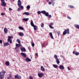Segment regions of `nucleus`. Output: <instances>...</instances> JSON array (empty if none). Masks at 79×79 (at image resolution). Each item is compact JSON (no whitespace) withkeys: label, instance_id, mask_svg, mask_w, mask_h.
Masks as SVG:
<instances>
[{"label":"nucleus","instance_id":"1","mask_svg":"<svg viewBox=\"0 0 79 79\" xmlns=\"http://www.w3.org/2000/svg\"><path fill=\"white\" fill-rule=\"evenodd\" d=\"M6 73V71L2 70V72H0V79H3V78L4 77L3 76L5 75Z\"/></svg>","mask_w":79,"mask_h":79},{"label":"nucleus","instance_id":"2","mask_svg":"<svg viewBox=\"0 0 79 79\" xmlns=\"http://www.w3.org/2000/svg\"><path fill=\"white\" fill-rule=\"evenodd\" d=\"M69 29L68 28L67 29H65L63 32V35H66V34H69Z\"/></svg>","mask_w":79,"mask_h":79},{"label":"nucleus","instance_id":"3","mask_svg":"<svg viewBox=\"0 0 79 79\" xmlns=\"http://www.w3.org/2000/svg\"><path fill=\"white\" fill-rule=\"evenodd\" d=\"M1 2V5L2 6L4 7L6 6V4L5 2V0H2Z\"/></svg>","mask_w":79,"mask_h":79},{"label":"nucleus","instance_id":"4","mask_svg":"<svg viewBox=\"0 0 79 79\" xmlns=\"http://www.w3.org/2000/svg\"><path fill=\"white\" fill-rule=\"evenodd\" d=\"M41 13H43L44 15H45L46 16H48V12H46V11L45 10H43L41 11Z\"/></svg>","mask_w":79,"mask_h":79},{"label":"nucleus","instance_id":"5","mask_svg":"<svg viewBox=\"0 0 79 79\" xmlns=\"http://www.w3.org/2000/svg\"><path fill=\"white\" fill-rule=\"evenodd\" d=\"M17 3V5H18V6L19 7V6H21L22 2H21V1L20 0H18Z\"/></svg>","mask_w":79,"mask_h":79},{"label":"nucleus","instance_id":"6","mask_svg":"<svg viewBox=\"0 0 79 79\" xmlns=\"http://www.w3.org/2000/svg\"><path fill=\"white\" fill-rule=\"evenodd\" d=\"M11 39V37L10 36H8V39H7L8 42H9L10 44H12V40H10Z\"/></svg>","mask_w":79,"mask_h":79},{"label":"nucleus","instance_id":"7","mask_svg":"<svg viewBox=\"0 0 79 79\" xmlns=\"http://www.w3.org/2000/svg\"><path fill=\"white\" fill-rule=\"evenodd\" d=\"M15 78H17V79H21V76L20 75H19L18 74L15 75Z\"/></svg>","mask_w":79,"mask_h":79},{"label":"nucleus","instance_id":"8","mask_svg":"<svg viewBox=\"0 0 79 79\" xmlns=\"http://www.w3.org/2000/svg\"><path fill=\"white\" fill-rule=\"evenodd\" d=\"M25 59V61L27 62H31V59L28 57H26Z\"/></svg>","mask_w":79,"mask_h":79},{"label":"nucleus","instance_id":"9","mask_svg":"<svg viewBox=\"0 0 79 79\" xmlns=\"http://www.w3.org/2000/svg\"><path fill=\"white\" fill-rule=\"evenodd\" d=\"M21 55L23 57V58H26V54L25 53L21 52L20 53Z\"/></svg>","mask_w":79,"mask_h":79},{"label":"nucleus","instance_id":"10","mask_svg":"<svg viewBox=\"0 0 79 79\" xmlns=\"http://www.w3.org/2000/svg\"><path fill=\"white\" fill-rule=\"evenodd\" d=\"M44 75V74L43 73H38V75L39 77H42V76Z\"/></svg>","mask_w":79,"mask_h":79},{"label":"nucleus","instance_id":"11","mask_svg":"<svg viewBox=\"0 0 79 79\" xmlns=\"http://www.w3.org/2000/svg\"><path fill=\"white\" fill-rule=\"evenodd\" d=\"M20 50L22 52H26V49L24 47H22L20 48Z\"/></svg>","mask_w":79,"mask_h":79},{"label":"nucleus","instance_id":"12","mask_svg":"<svg viewBox=\"0 0 79 79\" xmlns=\"http://www.w3.org/2000/svg\"><path fill=\"white\" fill-rule=\"evenodd\" d=\"M59 69H61V70H63V69H64V66L62 65H59Z\"/></svg>","mask_w":79,"mask_h":79},{"label":"nucleus","instance_id":"13","mask_svg":"<svg viewBox=\"0 0 79 79\" xmlns=\"http://www.w3.org/2000/svg\"><path fill=\"white\" fill-rule=\"evenodd\" d=\"M73 54H75V55H76L77 56V55H79V53L78 52H76L75 51H73Z\"/></svg>","mask_w":79,"mask_h":79},{"label":"nucleus","instance_id":"14","mask_svg":"<svg viewBox=\"0 0 79 79\" xmlns=\"http://www.w3.org/2000/svg\"><path fill=\"white\" fill-rule=\"evenodd\" d=\"M4 31L5 33H7L8 32V29L6 27L4 28Z\"/></svg>","mask_w":79,"mask_h":79},{"label":"nucleus","instance_id":"15","mask_svg":"<svg viewBox=\"0 0 79 79\" xmlns=\"http://www.w3.org/2000/svg\"><path fill=\"white\" fill-rule=\"evenodd\" d=\"M7 77L8 79H11V74H10L8 75Z\"/></svg>","mask_w":79,"mask_h":79},{"label":"nucleus","instance_id":"16","mask_svg":"<svg viewBox=\"0 0 79 79\" xmlns=\"http://www.w3.org/2000/svg\"><path fill=\"white\" fill-rule=\"evenodd\" d=\"M10 45L9 43L8 42L5 43H4V47H6V46H8Z\"/></svg>","mask_w":79,"mask_h":79},{"label":"nucleus","instance_id":"17","mask_svg":"<svg viewBox=\"0 0 79 79\" xmlns=\"http://www.w3.org/2000/svg\"><path fill=\"white\" fill-rule=\"evenodd\" d=\"M49 34L51 37V39H54V38H53V35H52V33L50 32L49 33Z\"/></svg>","mask_w":79,"mask_h":79},{"label":"nucleus","instance_id":"18","mask_svg":"<svg viewBox=\"0 0 79 79\" xmlns=\"http://www.w3.org/2000/svg\"><path fill=\"white\" fill-rule=\"evenodd\" d=\"M19 36H20L21 37H23V36H24V34H23V32H19Z\"/></svg>","mask_w":79,"mask_h":79},{"label":"nucleus","instance_id":"19","mask_svg":"<svg viewBox=\"0 0 79 79\" xmlns=\"http://www.w3.org/2000/svg\"><path fill=\"white\" fill-rule=\"evenodd\" d=\"M30 24L32 27H34V26H35L33 23V21H32V20L31 21Z\"/></svg>","mask_w":79,"mask_h":79},{"label":"nucleus","instance_id":"20","mask_svg":"<svg viewBox=\"0 0 79 79\" xmlns=\"http://www.w3.org/2000/svg\"><path fill=\"white\" fill-rule=\"evenodd\" d=\"M28 20H29V18H24L22 19L23 21H24L26 22H27Z\"/></svg>","mask_w":79,"mask_h":79},{"label":"nucleus","instance_id":"21","mask_svg":"<svg viewBox=\"0 0 79 79\" xmlns=\"http://www.w3.org/2000/svg\"><path fill=\"white\" fill-rule=\"evenodd\" d=\"M23 15H29V12H24L23 13Z\"/></svg>","mask_w":79,"mask_h":79},{"label":"nucleus","instance_id":"22","mask_svg":"<svg viewBox=\"0 0 79 79\" xmlns=\"http://www.w3.org/2000/svg\"><path fill=\"white\" fill-rule=\"evenodd\" d=\"M74 26L75 27L77 28V29H79V25L78 24H75L74 25Z\"/></svg>","mask_w":79,"mask_h":79},{"label":"nucleus","instance_id":"23","mask_svg":"<svg viewBox=\"0 0 79 79\" xmlns=\"http://www.w3.org/2000/svg\"><path fill=\"white\" fill-rule=\"evenodd\" d=\"M41 70L42 71H45V68L42 66L41 67Z\"/></svg>","mask_w":79,"mask_h":79},{"label":"nucleus","instance_id":"24","mask_svg":"<svg viewBox=\"0 0 79 79\" xmlns=\"http://www.w3.org/2000/svg\"><path fill=\"white\" fill-rule=\"evenodd\" d=\"M34 27V30L35 31V30H37L38 27L37 26H34V27Z\"/></svg>","mask_w":79,"mask_h":79},{"label":"nucleus","instance_id":"25","mask_svg":"<svg viewBox=\"0 0 79 79\" xmlns=\"http://www.w3.org/2000/svg\"><path fill=\"white\" fill-rule=\"evenodd\" d=\"M56 63L57 64H59L60 63V60H59V59H56Z\"/></svg>","mask_w":79,"mask_h":79},{"label":"nucleus","instance_id":"26","mask_svg":"<svg viewBox=\"0 0 79 79\" xmlns=\"http://www.w3.org/2000/svg\"><path fill=\"white\" fill-rule=\"evenodd\" d=\"M5 64L6 66H9L10 65V62L8 61H6Z\"/></svg>","mask_w":79,"mask_h":79},{"label":"nucleus","instance_id":"27","mask_svg":"<svg viewBox=\"0 0 79 79\" xmlns=\"http://www.w3.org/2000/svg\"><path fill=\"white\" fill-rule=\"evenodd\" d=\"M16 47H21V44H16Z\"/></svg>","mask_w":79,"mask_h":79},{"label":"nucleus","instance_id":"28","mask_svg":"<svg viewBox=\"0 0 79 79\" xmlns=\"http://www.w3.org/2000/svg\"><path fill=\"white\" fill-rule=\"evenodd\" d=\"M53 67H54V68H58V67L57 65H56L55 64H53Z\"/></svg>","mask_w":79,"mask_h":79},{"label":"nucleus","instance_id":"29","mask_svg":"<svg viewBox=\"0 0 79 79\" xmlns=\"http://www.w3.org/2000/svg\"><path fill=\"white\" fill-rule=\"evenodd\" d=\"M19 28L20 30H24V28L21 26H20L19 27Z\"/></svg>","mask_w":79,"mask_h":79},{"label":"nucleus","instance_id":"30","mask_svg":"<svg viewBox=\"0 0 79 79\" xmlns=\"http://www.w3.org/2000/svg\"><path fill=\"white\" fill-rule=\"evenodd\" d=\"M54 58H55V60H56V59H58V56H57L56 54H55L54 55Z\"/></svg>","mask_w":79,"mask_h":79},{"label":"nucleus","instance_id":"31","mask_svg":"<svg viewBox=\"0 0 79 79\" xmlns=\"http://www.w3.org/2000/svg\"><path fill=\"white\" fill-rule=\"evenodd\" d=\"M68 7L70 8H74V6H70V5H69Z\"/></svg>","mask_w":79,"mask_h":79},{"label":"nucleus","instance_id":"32","mask_svg":"<svg viewBox=\"0 0 79 79\" xmlns=\"http://www.w3.org/2000/svg\"><path fill=\"white\" fill-rule=\"evenodd\" d=\"M16 41H17V42H18V43H19V44H20V43H21V40H20L17 39V40H16Z\"/></svg>","mask_w":79,"mask_h":79},{"label":"nucleus","instance_id":"33","mask_svg":"<svg viewBox=\"0 0 79 79\" xmlns=\"http://www.w3.org/2000/svg\"><path fill=\"white\" fill-rule=\"evenodd\" d=\"M48 18H52V15H49V13H48Z\"/></svg>","mask_w":79,"mask_h":79},{"label":"nucleus","instance_id":"34","mask_svg":"<svg viewBox=\"0 0 79 79\" xmlns=\"http://www.w3.org/2000/svg\"><path fill=\"white\" fill-rule=\"evenodd\" d=\"M30 8H31V6H30L29 5L27 6V9H28V10H29V9H30Z\"/></svg>","mask_w":79,"mask_h":79},{"label":"nucleus","instance_id":"35","mask_svg":"<svg viewBox=\"0 0 79 79\" xmlns=\"http://www.w3.org/2000/svg\"><path fill=\"white\" fill-rule=\"evenodd\" d=\"M20 8L21 10H23L24 9V7L23 6H20Z\"/></svg>","mask_w":79,"mask_h":79},{"label":"nucleus","instance_id":"36","mask_svg":"<svg viewBox=\"0 0 79 79\" xmlns=\"http://www.w3.org/2000/svg\"><path fill=\"white\" fill-rule=\"evenodd\" d=\"M15 50H19V47H17L16 46L15 48Z\"/></svg>","mask_w":79,"mask_h":79},{"label":"nucleus","instance_id":"37","mask_svg":"<svg viewBox=\"0 0 79 79\" xmlns=\"http://www.w3.org/2000/svg\"><path fill=\"white\" fill-rule=\"evenodd\" d=\"M44 24L43 23H42L41 25V26L42 27H44Z\"/></svg>","mask_w":79,"mask_h":79},{"label":"nucleus","instance_id":"38","mask_svg":"<svg viewBox=\"0 0 79 79\" xmlns=\"http://www.w3.org/2000/svg\"><path fill=\"white\" fill-rule=\"evenodd\" d=\"M67 18L69 19H71V18L68 15H67Z\"/></svg>","mask_w":79,"mask_h":79},{"label":"nucleus","instance_id":"39","mask_svg":"<svg viewBox=\"0 0 79 79\" xmlns=\"http://www.w3.org/2000/svg\"><path fill=\"white\" fill-rule=\"evenodd\" d=\"M57 33L58 34V35H60V31H57Z\"/></svg>","mask_w":79,"mask_h":79},{"label":"nucleus","instance_id":"40","mask_svg":"<svg viewBox=\"0 0 79 79\" xmlns=\"http://www.w3.org/2000/svg\"><path fill=\"white\" fill-rule=\"evenodd\" d=\"M49 27L51 28V29H54V27H53L52 26L49 25Z\"/></svg>","mask_w":79,"mask_h":79},{"label":"nucleus","instance_id":"41","mask_svg":"<svg viewBox=\"0 0 79 79\" xmlns=\"http://www.w3.org/2000/svg\"><path fill=\"white\" fill-rule=\"evenodd\" d=\"M20 10H21V9H20L19 8H18V9H17L18 11L19 12L20 11Z\"/></svg>","mask_w":79,"mask_h":79},{"label":"nucleus","instance_id":"42","mask_svg":"<svg viewBox=\"0 0 79 79\" xmlns=\"http://www.w3.org/2000/svg\"><path fill=\"white\" fill-rule=\"evenodd\" d=\"M1 15L2 16H3V15H5V13H2L1 14Z\"/></svg>","mask_w":79,"mask_h":79},{"label":"nucleus","instance_id":"43","mask_svg":"<svg viewBox=\"0 0 79 79\" xmlns=\"http://www.w3.org/2000/svg\"><path fill=\"white\" fill-rule=\"evenodd\" d=\"M41 12L40 11H38L37 12V14H41Z\"/></svg>","mask_w":79,"mask_h":79},{"label":"nucleus","instance_id":"44","mask_svg":"<svg viewBox=\"0 0 79 79\" xmlns=\"http://www.w3.org/2000/svg\"><path fill=\"white\" fill-rule=\"evenodd\" d=\"M34 43H31V45L32 47H34Z\"/></svg>","mask_w":79,"mask_h":79},{"label":"nucleus","instance_id":"45","mask_svg":"<svg viewBox=\"0 0 79 79\" xmlns=\"http://www.w3.org/2000/svg\"><path fill=\"white\" fill-rule=\"evenodd\" d=\"M9 11H11V10H13V9L10 8H9Z\"/></svg>","mask_w":79,"mask_h":79},{"label":"nucleus","instance_id":"46","mask_svg":"<svg viewBox=\"0 0 79 79\" xmlns=\"http://www.w3.org/2000/svg\"><path fill=\"white\" fill-rule=\"evenodd\" d=\"M30 77V79H33V77Z\"/></svg>","mask_w":79,"mask_h":79},{"label":"nucleus","instance_id":"47","mask_svg":"<svg viewBox=\"0 0 79 79\" xmlns=\"http://www.w3.org/2000/svg\"><path fill=\"white\" fill-rule=\"evenodd\" d=\"M50 26H51V25H53V23H50Z\"/></svg>","mask_w":79,"mask_h":79},{"label":"nucleus","instance_id":"48","mask_svg":"<svg viewBox=\"0 0 79 79\" xmlns=\"http://www.w3.org/2000/svg\"><path fill=\"white\" fill-rule=\"evenodd\" d=\"M0 44H2V40H0Z\"/></svg>","mask_w":79,"mask_h":79},{"label":"nucleus","instance_id":"49","mask_svg":"<svg viewBox=\"0 0 79 79\" xmlns=\"http://www.w3.org/2000/svg\"><path fill=\"white\" fill-rule=\"evenodd\" d=\"M67 68H68V70H69V71H70V69L69 68V67H67Z\"/></svg>","mask_w":79,"mask_h":79},{"label":"nucleus","instance_id":"50","mask_svg":"<svg viewBox=\"0 0 79 79\" xmlns=\"http://www.w3.org/2000/svg\"><path fill=\"white\" fill-rule=\"evenodd\" d=\"M48 4L49 5H51V4H52V2H50L48 3Z\"/></svg>","mask_w":79,"mask_h":79},{"label":"nucleus","instance_id":"51","mask_svg":"<svg viewBox=\"0 0 79 79\" xmlns=\"http://www.w3.org/2000/svg\"><path fill=\"white\" fill-rule=\"evenodd\" d=\"M60 56L61 57V58H63V56L62 55H60Z\"/></svg>","mask_w":79,"mask_h":79},{"label":"nucleus","instance_id":"52","mask_svg":"<svg viewBox=\"0 0 79 79\" xmlns=\"http://www.w3.org/2000/svg\"><path fill=\"white\" fill-rule=\"evenodd\" d=\"M36 56H38V53H36Z\"/></svg>","mask_w":79,"mask_h":79},{"label":"nucleus","instance_id":"53","mask_svg":"<svg viewBox=\"0 0 79 79\" xmlns=\"http://www.w3.org/2000/svg\"><path fill=\"white\" fill-rule=\"evenodd\" d=\"M51 2H54V1H53V0H51Z\"/></svg>","mask_w":79,"mask_h":79},{"label":"nucleus","instance_id":"54","mask_svg":"<svg viewBox=\"0 0 79 79\" xmlns=\"http://www.w3.org/2000/svg\"><path fill=\"white\" fill-rule=\"evenodd\" d=\"M53 6H54V4H55V2H53Z\"/></svg>","mask_w":79,"mask_h":79},{"label":"nucleus","instance_id":"55","mask_svg":"<svg viewBox=\"0 0 79 79\" xmlns=\"http://www.w3.org/2000/svg\"><path fill=\"white\" fill-rule=\"evenodd\" d=\"M46 2H49V0H46Z\"/></svg>","mask_w":79,"mask_h":79},{"label":"nucleus","instance_id":"56","mask_svg":"<svg viewBox=\"0 0 79 79\" xmlns=\"http://www.w3.org/2000/svg\"><path fill=\"white\" fill-rule=\"evenodd\" d=\"M4 10H6V8H4Z\"/></svg>","mask_w":79,"mask_h":79},{"label":"nucleus","instance_id":"57","mask_svg":"<svg viewBox=\"0 0 79 79\" xmlns=\"http://www.w3.org/2000/svg\"><path fill=\"white\" fill-rule=\"evenodd\" d=\"M42 47H44V45L43 44L42 45Z\"/></svg>","mask_w":79,"mask_h":79},{"label":"nucleus","instance_id":"58","mask_svg":"<svg viewBox=\"0 0 79 79\" xmlns=\"http://www.w3.org/2000/svg\"><path fill=\"white\" fill-rule=\"evenodd\" d=\"M48 45V43H47L46 44V45Z\"/></svg>","mask_w":79,"mask_h":79},{"label":"nucleus","instance_id":"59","mask_svg":"<svg viewBox=\"0 0 79 79\" xmlns=\"http://www.w3.org/2000/svg\"><path fill=\"white\" fill-rule=\"evenodd\" d=\"M11 38H12L13 39V36H11Z\"/></svg>","mask_w":79,"mask_h":79},{"label":"nucleus","instance_id":"60","mask_svg":"<svg viewBox=\"0 0 79 79\" xmlns=\"http://www.w3.org/2000/svg\"><path fill=\"white\" fill-rule=\"evenodd\" d=\"M11 30L12 31H13V29H11Z\"/></svg>","mask_w":79,"mask_h":79},{"label":"nucleus","instance_id":"61","mask_svg":"<svg viewBox=\"0 0 79 79\" xmlns=\"http://www.w3.org/2000/svg\"><path fill=\"white\" fill-rule=\"evenodd\" d=\"M12 61H15V60H12Z\"/></svg>","mask_w":79,"mask_h":79},{"label":"nucleus","instance_id":"62","mask_svg":"<svg viewBox=\"0 0 79 79\" xmlns=\"http://www.w3.org/2000/svg\"><path fill=\"white\" fill-rule=\"evenodd\" d=\"M43 45H45V43H43Z\"/></svg>","mask_w":79,"mask_h":79},{"label":"nucleus","instance_id":"63","mask_svg":"<svg viewBox=\"0 0 79 79\" xmlns=\"http://www.w3.org/2000/svg\"><path fill=\"white\" fill-rule=\"evenodd\" d=\"M13 0V1H15V0Z\"/></svg>","mask_w":79,"mask_h":79},{"label":"nucleus","instance_id":"64","mask_svg":"<svg viewBox=\"0 0 79 79\" xmlns=\"http://www.w3.org/2000/svg\"><path fill=\"white\" fill-rule=\"evenodd\" d=\"M7 0H6V1H7Z\"/></svg>","mask_w":79,"mask_h":79}]
</instances>
